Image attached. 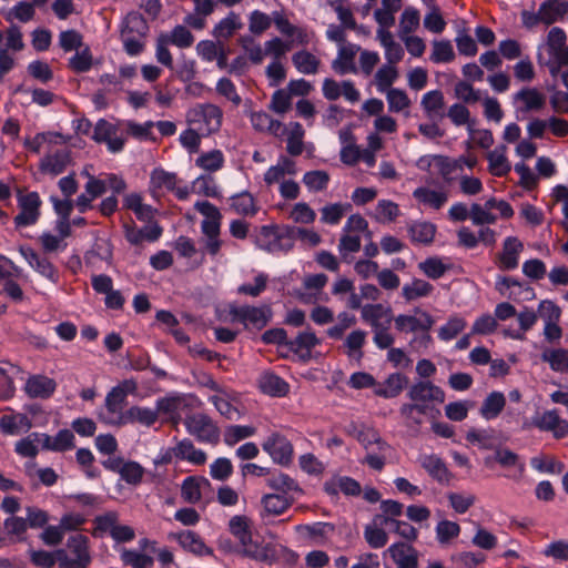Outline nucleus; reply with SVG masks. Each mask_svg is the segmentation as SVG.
<instances>
[{
  "label": "nucleus",
  "instance_id": "nucleus-1",
  "mask_svg": "<svg viewBox=\"0 0 568 568\" xmlns=\"http://www.w3.org/2000/svg\"><path fill=\"white\" fill-rule=\"evenodd\" d=\"M537 62L546 67L550 75L559 74L564 67H568L567 34L564 29L552 27L545 41L537 48Z\"/></svg>",
  "mask_w": 568,
  "mask_h": 568
},
{
  "label": "nucleus",
  "instance_id": "nucleus-2",
  "mask_svg": "<svg viewBox=\"0 0 568 568\" xmlns=\"http://www.w3.org/2000/svg\"><path fill=\"white\" fill-rule=\"evenodd\" d=\"M407 395L412 403L400 407V414L407 418L412 417L414 412L427 414L435 405L445 400V393L442 388L429 382L414 384Z\"/></svg>",
  "mask_w": 568,
  "mask_h": 568
},
{
  "label": "nucleus",
  "instance_id": "nucleus-3",
  "mask_svg": "<svg viewBox=\"0 0 568 568\" xmlns=\"http://www.w3.org/2000/svg\"><path fill=\"white\" fill-rule=\"evenodd\" d=\"M229 528L231 534L240 541L245 556L261 561L268 559L266 548L252 539L251 521L247 517H232Z\"/></svg>",
  "mask_w": 568,
  "mask_h": 568
},
{
  "label": "nucleus",
  "instance_id": "nucleus-4",
  "mask_svg": "<svg viewBox=\"0 0 568 568\" xmlns=\"http://www.w3.org/2000/svg\"><path fill=\"white\" fill-rule=\"evenodd\" d=\"M68 549L57 551L60 568H87L90 562L88 538L83 535H73L68 539Z\"/></svg>",
  "mask_w": 568,
  "mask_h": 568
},
{
  "label": "nucleus",
  "instance_id": "nucleus-5",
  "mask_svg": "<svg viewBox=\"0 0 568 568\" xmlns=\"http://www.w3.org/2000/svg\"><path fill=\"white\" fill-rule=\"evenodd\" d=\"M531 426L542 432H550L556 438H562L568 435V422L561 418L556 409L545 410L536 415L531 420H524L521 428L529 429Z\"/></svg>",
  "mask_w": 568,
  "mask_h": 568
},
{
  "label": "nucleus",
  "instance_id": "nucleus-6",
  "mask_svg": "<svg viewBox=\"0 0 568 568\" xmlns=\"http://www.w3.org/2000/svg\"><path fill=\"white\" fill-rule=\"evenodd\" d=\"M212 388L214 394L209 396V402L214 405L216 410L230 420L240 419L243 412L240 408L239 396L217 387L215 383H212Z\"/></svg>",
  "mask_w": 568,
  "mask_h": 568
},
{
  "label": "nucleus",
  "instance_id": "nucleus-7",
  "mask_svg": "<svg viewBox=\"0 0 568 568\" xmlns=\"http://www.w3.org/2000/svg\"><path fill=\"white\" fill-rule=\"evenodd\" d=\"M545 104L546 95L534 87H525L513 95V105L517 114L538 112Z\"/></svg>",
  "mask_w": 568,
  "mask_h": 568
},
{
  "label": "nucleus",
  "instance_id": "nucleus-8",
  "mask_svg": "<svg viewBox=\"0 0 568 568\" xmlns=\"http://www.w3.org/2000/svg\"><path fill=\"white\" fill-rule=\"evenodd\" d=\"M187 432L197 439L206 443H216L220 430L213 420L205 414H193L185 419Z\"/></svg>",
  "mask_w": 568,
  "mask_h": 568
},
{
  "label": "nucleus",
  "instance_id": "nucleus-9",
  "mask_svg": "<svg viewBox=\"0 0 568 568\" xmlns=\"http://www.w3.org/2000/svg\"><path fill=\"white\" fill-rule=\"evenodd\" d=\"M97 529L108 534L116 542H128L135 537L134 529L128 525L120 524L114 513H109L95 519Z\"/></svg>",
  "mask_w": 568,
  "mask_h": 568
},
{
  "label": "nucleus",
  "instance_id": "nucleus-10",
  "mask_svg": "<svg viewBox=\"0 0 568 568\" xmlns=\"http://www.w3.org/2000/svg\"><path fill=\"white\" fill-rule=\"evenodd\" d=\"M395 327L403 333L428 332L434 318L425 311L415 308L410 314H400L394 318Z\"/></svg>",
  "mask_w": 568,
  "mask_h": 568
},
{
  "label": "nucleus",
  "instance_id": "nucleus-11",
  "mask_svg": "<svg viewBox=\"0 0 568 568\" xmlns=\"http://www.w3.org/2000/svg\"><path fill=\"white\" fill-rule=\"evenodd\" d=\"M190 116L193 123H199L196 130L203 134L217 131L222 123V111L214 104L200 105L192 111Z\"/></svg>",
  "mask_w": 568,
  "mask_h": 568
},
{
  "label": "nucleus",
  "instance_id": "nucleus-12",
  "mask_svg": "<svg viewBox=\"0 0 568 568\" xmlns=\"http://www.w3.org/2000/svg\"><path fill=\"white\" fill-rule=\"evenodd\" d=\"M169 405L168 399H159L156 402V408L143 407V406H131L125 410V425L128 424H140L144 427H150L158 420L159 412L166 410Z\"/></svg>",
  "mask_w": 568,
  "mask_h": 568
},
{
  "label": "nucleus",
  "instance_id": "nucleus-13",
  "mask_svg": "<svg viewBox=\"0 0 568 568\" xmlns=\"http://www.w3.org/2000/svg\"><path fill=\"white\" fill-rule=\"evenodd\" d=\"M92 138L99 143H105L111 153L122 151L125 142L124 138L118 134L116 125L103 119L95 123Z\"/></svg>",
  "mask_w": 568,
  "mask_h": 568
},
{
  "label": "nucleus",
  "instance_id": "nucleus-14",
  "mask_svg": "<svg viewBox=\"0 0 568 568\" xmlns=\"http://www.w3.org/2000/svg\"><path fill=\"white\" fill-rule=\"evenodd\" d=\"M19 252L29 266L34 270L39 275L47 278L51 283H57L59 280L58 270L44 256L38 254L29 246H20Z\"/></svg>",
  "mask_w": 568,
  "mask_h": 568
},
{
  "label": "nucleus",
  "instance_id": "nucleus-15",
  "mask_svg": "<svg viewBox=\"0 0 568 568\" xmlns=\"http://www.w3.org/2000/svg\"><path fill=\"white\" fill-rule=\"evenodd\" d=\"M263 449L271 456L274 463L287 465L292 460L293 446L290 440L274 433L263 443Z\"/></svg>",
  "mask_w": 568,
  "mask_h": 568
},
{
  "label": "nucleus",
  "instance_id": "nucleus-16",
  "mask_svg": "<svg viewBox=\"0 0 568 568\" xmlns=\"http://www.w3.org/2000/svg\"><path fill=\"white\" fill-rule=\"evenodd\" d=\"M172 457L186 460L193 465H203L206 462V454L197 449L190 440L178 443L171 452H168L160 460H155V464L166 463Z\"/></svg>",
  "mask_w": 568,
  "mask_h": 568
},
{
  "label": "nucleus",
  "instance_id": "nucleus-17",
  "mask_svg": "<svg viewBox=\"0 0 568 568\" xmlns=\"http://www.w3.org/2000/svg\"><path fill=\"white\" fill-rule=\"evenodd\" d=\"M41 200L37 192H30L19 197L20 213L16 216L17 226H29L34 224L40 215Z\"/></svg>",
  "mask_w": 568,
  "mask_h": 568
},
{
  "label": "nucleus",
  "instance_id": "nucleus-18",
  "mask_svg": "<svg viewBox=\"0 0 568 568\" xmlns=\"http://www.w3.org/2000/svg\"><path fill=\"white\" fill-rule=\"evenodd\" d=\"M273 22L278 32L288 39V43L307 44L310 42L306 29L291 23L282 11L273 12Z\"/></svg>",
  "mask_w": 568,
  "mask_h": 568
},
{
  "label": "nucleus",
  "instance_id": "nucleus-19",
  "mask_svg": "<svg viewBox=\"0 0 568 568\" xmlns=\"http://www.w3.org/2000/svg\"><path fill=\"white\" fill-rule=\"evenodd\" d=\"M359 51L361 47L351 42L337 47V54L332 62V69L341 75L356 73L355 57Z\"/></svg>",
  "mask_w": 568,
  "mask_h": 568
},
{
  "label": "nucleus",
  "instance_id": "nucleus-20",
  "mask_svg": "<svg viewBox=\"0 0 568 568\" xmlns=\"http://www.w3.org/2000/svg\"><path fill=\"white\" fill-rule=\"evenodd\" d=\"M254 244L264 251L276 253L284 250L283 236L275 225H263L252 235Z\"/></svg>",
  "mask_w": 568,
  "mask_h": 568
},
{
  "label": "nucleus",
  "instance_id": "nucleus-21",
  "mask_svg": "<svg viewBox=\"0 0 568 568\" xmlns=\"http://www.w3.org/2000/svg\"><path fill=\"white\" fill-rule=\"evenodd\" d=\"M297 174L296 163L290 158L282 156L277 163L270 166L264 173V182L266 185L272 186L278 184V186L285 182L288 178H294Z\"/></svg>",
  "mask_w": 568,
  "mask_h": 568
},
{
  "label": "nucleus",
  "instance_id": "nucleus-22",
  "mask_svg": "<svg viewBox=\"0 0 568 568\" xmlns=\"http://www.w3.org/2000/svg\"><path fill=\"white\" fill-rule=\"evenodd\" d=\"M523 251L524 244L518 237H506L498 255V267L505 271L515 270L519 264V257Z\"/></svg>",
  "mask_w": 568,
  "mask_h": 568
},
{
  "label": "nucleus",
  "instance_id": "nucleus-23",
  "mask_svg": "<svg viewBox=\"0 0 568 568\" xmlns=\"http://www.w3.org/2000/svg\"><path fill=\"white\" fill-rule=\"evenodd\" d=\"M413 196L424 209L434 211L440 210L448 201V192L446 190L432 189L428 186L415 189Z\"/></svg>",
  "mask_w": 568,
  "mask_h": 568
},
{
  "label": "nucleus",
  "instance_id": "nucleus-24",
  "mask_svg": "<svg viewBox=\"0 0 568 568\" xmlns=\"http://www.w3.org/2000/svg\"><path fill=\"white\" fill-rule=\"evenodd\" d=\"M235 318L246 327L262 328L271 318V311L266 306L250 307L242 306L233 312Z\"/></svg>",
  "mask_w": 568,
  "mask_h": 568
},
{
  "label": "nucleus",
  "instance_id": "nucleus-25",
  "mask_svg": "<svg viewBox=\"0 0 568 568\" xmlns=\"http://www.w3.org/2000/svg\"><path fill=\"white\" fill-rule=\"evenodd\" d=\"M361 485L348 476H333L324 483V491L332 498L338 497L339 493L345 496H358L361 494Z\"/></svg>",
  "mask_w": 568,
  "mask_h": 568
},
{
  "label": "nucleus",
  "instance_id": "nucleus-26",
  "mask_svg": "<svg viewBox=\"0 0 568 568\" xmlns=\"http://www.w3.org/2000/svg\"><path fill=\"white\" fill-rule=\"evenodd\" d=\"M32 428L29 416L21 413L4 414L0 417V432L8 436H19Z\"/></svg>",
  "mask_w": 568,
  "mask_h": 568
},
{
  "label": "nucleus",
  "instance_id": "nucleus-27",
  "mask_svg": "<svg viewBox=\"0 0 568 568\" xmlns=\"http://www.w3.org/2000/svg\"><path fill=\"white\" fill-rule=\"evenodd\" d=\"M318 343L320 341L316 335L313 332L306 331L287 342L286 346L298 359L306 362L312 357V351Z\"/></svg>",
  "mask_w": 568,
  "mask_h": 568
},
{
  "label": "nucleus",
  "instance_id": "nucleus-28",
  "mask_svg": "<svg viewBox=\"0 0 568 568\" xmlns=\"http://www.w3.org/2000/svg\"><path fill=\"white\" fill-rule=\"evenodd\" d=\"M194 206L204 216L201 223L202 233H220L222 215L219 209L207 201L196 202Z\"/></svg>",
  "mask_w": 568,
  "mask_h": 568
},
{
  "label": "nucleus",
  "instance_id": "nucleus-29",
  "mask_svg": "<svg viewBox=\"0 0 568 568\" xmlns=\"http://www.w3.org/2000/svg\"><path fill=\"white\" fill-rule=\"evenodd\" d=\"M376 39L384 50L385 63L396 65L403 60L405 55L404 48L395 40V37L390 31L382 30L381 32H376Z\"/></svg>",
  "mask_w": 568,
  "mask_h": 568
},
{
  "label": "nucleus",
  "instance_id": "nucleus-30",
  "mask_svg": "<svg viewBox=\"0 0 568 568\" xmlns=\"http://www.w3.org/2000/svg\"><path fill=\"white\" fill-rule=\"evenodd\" d=\"M494 459L504 468L509 469L506 476L511 479H520L525 471V463L519 456L507 448H500L495 452Z\"/></svg>",
  "mask_w": 568,
  "mask_h": 568
},
{
  "label": "nucleus",
  "instance_id": "nucleus-31",
  "mask_svg": "<svg viewBox=\"0 0 568 568\" xmlns=\"http://www.w3.org/2000/svg\"><path fill=\"white\" fill-rule=\"evenodd\" d=\"M407 382L405 375L393 373L384 382H376L374 394L383 398H394L402 393Z\"/></svg>",
  "mask_w": 568,
  "mask_h": 568
},
{
  "label": "nucleus",
  "instance_id": "nucleus-32",
  "mask_svg": "<svg viewBox=\"0 0 568 568\" xmlns=\"http://www.w3.org/2000/svg\"><path fill=\"white\" fill-rule=\"evenodd\" d=\"M55 382L44 375L30 376L24 385L26 393L33 398H45L53 394L55 390Z\"/></svg>",
  "mask_w": 568,
  "mask_h": 568
},
{
  "label": "nucleus",
  "instance_id": "nucleus-33",
  "mask_svg": "<svg viewBox=\"0 0 568 568\" xmlns=\"http://www.w3.org/2000/svg\"><path fill=\"white\" fill-rule=\"evenodd\" d=\"M210 483L204 477L190 476L185 478L181 486L182 498L190 504H196L201 500L203 493L209 489Z\"/></svg>",
  "mask_w": 568,
  "mask_h": 568
},
{
  "label": "nucleus",
  "instance_id": "nucleus-34",
  "mask_svg": "<svg viewBox=\"0 0 568 568\" xmlns=\"http://www.w3.org/2000/svg\"><path fill=\"white\" fill-rule=\"evenodd\" d=\"M383 525H388V517L377 515L364 529L365 540L372 548L378 549L387 544L388 537Z\"/></svg>",
  "mask_w": 568,
  "mask_h": 568
},
{
  "label": "nucleus",
  "instance_id": "nucleus-35",
  "mask_svg": "<svg viewBox=\"0 0 568 568\" xmlns=\"http://www.w3.org/2000/svg\"><path fill=\"white\" fill-rule=\"evenodd\" d=\"M229 202L232 212L242 216H254L260 209L256 199L247 191L232 195Z\"/></svg>",
  "mask_w": 568,
  "mask_h": 568
},
{
  "label": "nucleus",
  "instance_id": "nucleus-36",
  "mask_svg": "<svg viewBox=\"0 0 568 568\" xmlns=\"http://www.w3.org/2000/svg\"><path fill=\"white\" fill-rule=\"evenodd\" d=\"M362 317L374 329H377L390 325L392 312L381 304H369L362 308Z\"/></svg>",
  "mask_w": 568,
  "mask_h": 568
},
{
  "label": "nucleus",
  "instance_id": "nucleus-37",
  "mask_svg": "<svg viewBox=\"0 0 568 568\" xmlns=\"http://www.w3.org/2000/svg\"><path fill=\"white\" fill-rule=\"evenodd\" d=\"M488 171L494 176H504L511 171V164L507 158V148L498 145L487 154Z\"/></svg>",
  "mask_w": 568,
  "mask_h": 568
},
{
  "label": "nucleus",
  "instance_id": "nucleus-38",
  "mask_svg": "<svg viewBox=\"0 0 568 568\" xmlns=\"http://www.w3.org/2000/svg\"><path fill=\"white\" fill-rule=\"evenodd\" d=\"M74 435L69 429H62L54 436L42 433V449L64 452L73 448Z\"/></svg>",
  "mask_w": 568,
  "mask_h": 568
},
{
  "label": "nucleus",
  "instance_id": "nucleus-39",
  "mask_svg": "<svg viewBox=\"0 0 568 568\" xmlns=\"http://www.w3.org/2000/svg\"><path fill=\"white\" fill-rule=\"evenodd\" d=\"M260 389L270 396L282 397L288 393V384L280 376L265 372L258 378Z\"/></svg>",
  "mask_w": 568,
  "mask_h": 568
},
{
  "label": "nucleus",
  "instance_id": "nucleus-40",
  "mask_svg": "<svg viewBox=\"0 0 568 568\" xmlns=\"http://www.w3.org/2000/svg\"><path fill=\"white\" fill-rule=\"evenodd\" d=\"M538 10L541 23L551 24L567 13L568 2L566 0H546L539 6Z\"/></svg>",
  "mask_w": 568,
  "mask_h": 568
},
{
  "label": "nucleus",
  "instance_id": "nucleus-41",
  "mask_svg": "<svg viewBox=\"0 0 568 568\" xmlns=\"http://www.w3.org/2000/svg\"><path fill=\"white\" fill-rule=\"evenodd\" d=\"M445 105L444 94L440 90H432L423 94L420 106L429 119L440 118Z\"/></svg>",
  "mask_w": 568,
  "mask_h": 568
},
{
  "label": "nucleus",
  "instance_id": "nucleus-42",
  "mask_svg": "<svg viewBox=\"0 0 568 568\" xmlns=\"http://www.w3.org/2000/svg\"><path fill=\"white\" fill-rule=\"evenodd\" d=\"M496 290L505 297L516 300L520 293H524L526 298L534 296V290L527 285H523L517 280L511 277H499L496 281Z\"/></svg>",
  "mask_w": 568,
  "mask_h": 568
},
{
  "label": "nucleus",
  "instance_id": "nucleus-43",
  "mask_svg": "<svg viewBox=\"0 0 568 568\" xmlns=\"http://www.w3.org/2000/svg\"><path fill=\"white\" fill-rule=\"evenodd\" d=\"M422 467L430 477L439 483H448L450 474L445 463L438 456L430 454L420 457Z\"/></svg>",
  "mask_w": 568,
  "mask_h": 568
},
{
  "label": "nucleus",
  "instance_id": "nucleus-44",
  "mask_svg": "<svg viewBox=\"0 0 568 568\" xmlns=\"http://www.w3.org/2000/svg\"><path fill=\"white\" fill-rule=\"evenodd\" d=\"M138 390V383L133 378L123 379L113 386L106 394L105 399L116 404L121 407L124 406L126 397L135 394Z\"/></svg>",
  "mask_w": 568,
  "mask_h": 568
},
{
  "label": "nucleus",
  "instance_id": "nucleus-45",
  "mask_svg": "<svg viewBox=\"0 0 568 568\" xmlns=\"http://www.w3.org/2000/svg\"><path fill=\"white\" fill-rule=\"evenodd\" d=\"M398 79V69L390 63H384L375 73L374 82L379 93H385L393 88V84Z\"/></svg>",
  "mask_w": 568,
  "mask_h": 568
},
{
  "label": "nucleus",
  "instance_id": "nucleus-46",
  "mask_svg": "<svg viewBox=\"0 0 568 568\" xmlns=\"http://www.w3.org/2000/svg\"><path fill=\"white\" fill-rule=\"evenodd\" d=\"M40 446L42 447V433L34 432L19 439L14 445V452L20 457L34 458Z\"/></svg>",
  "mask_w": 568,
  "mask_h": 568
},
{
  "label": "nucleus",
  "instance_id": "nucleus-47",
  "mask_svg": "<svg viewBox=\"0 0 568 568\" xmlns=\"http://www.w3.org/2000/svg\"><path fill=\"white\" fill-rule=\"evenodd\" d=\"M420 24V13L414 7H406L399 17L398 38L414 34Z\"/></svg>",
  "mask_w": 568,
  "mask_h": 568
},
{
  "label": "nucleus",
  "instance_id": "nucleus-48",
  "mask_svg": "<svg viewBox=\"0 0 568 568\" xmlns=\"http://www.w3.org/2000/svg\"><path fill=\"white\" fill-rule=\"evenodd\" d=\"M398 568H415L416 558L413 548L403 542L392 545L387 550Z\"/></svg>",
  "mask_w": 568,
  "mask_h": 568
},
{
  "label": "nucleus",
  "instance_id": "nucleus-49",
  "mask_svg": "<svg viewBox=\"0 0 568 568\" xmlns=\"http://www.w3.org/2000/svg\"><path fill=\"white\" fill-rule=\"evenodd\" d=\"M243 26L241 18L235 12H230L213 29V36L217 40L231 38Z\"/></svg>",
  "mask_w": 568,
  "mask_h": 568
},
{
  "label": "nucleus",
  "instance_id": "nucleus-50",
  "mask_svg": "<svg viewBox=\"0 0 568 568\" xmlns=\"http://www.w3.org/2000/svg\"><path fill=\"white\" fill-rule=\"evenodd\" d=\"M505 396L500 392L490 393L483 402L480 415L486 420L495 419L505 407Z\"/></svg>",
  "mask_w": 568,
  "mask_h": 568
},
{
  "label": "nucleus",
  "instance_id": "nucleus-51",
  "mask_svg": "<svg viewBox=\"0 0 568 568\" xmlns=\"http://www.w3.org/2000/svg\"><path fill=\"white\" fill-rule=\"evenodd\" d=\"M179 545L190 552L195 555L209 554V548L203 540L193 531L185 530L173 536Z\"/></svg>",
  "mask_w": 568,
  "mask_h": 568
},
{
  "label": "nucleus",
  "instance_id": "nucleus-52",
  "mask_svg": "<svg viewBox=\"0 0 568 568\" xmlns=\"http://www.w3.org/2000/svg\"><path fill=\"white\" fill-rule=\"evenodd\" d=\"M388 106V111L393 113L408 112L412 101L403 89L394 88L384 93Z\"/></svg>",
  "mask_w": 568,
  "mask_h": 568
},
{
  "label": "nucleus",
  "instance_id": "nucleus-53",
  "mask_svg": "<svg viewBox=\"0 0 568 568\" xmlns=\"http://www.w3.org/2000/svg\"><path fill=\"white\" fill-rule=\"evenodd\" d=\"M114 469H116L121 478L130 485H138L141 483L144 469L136 462H116Z\"/></svg>",
  "mask_w": 568,
  "mask_h": 568
},
{
  "label": "nucleus",
  "instance_id": "nucleus-54",
  "mask_svg": "<svg viewBox=\"0 0 568 568\" xmlns=\"http://www.w3.org/2000/svg\"><path fill=\"white\" fill-rule=\"evenodd\" d=\"M123 205L133 211L136 217L141 221H150L154 215V210L151 205L144 204L142 196L139 193L126 194Z\"/></svg>",
  "mask_w": 568,
  "mask_h": 568
},
{
  "label": "nucleus",
  "instance_id": "nucleus-55",
  "mask_svg": "<svg viewBox=\"0 0 568 568\" xmlns=\"http://www.w3.org/2000/svg\"><path fill=\"white\" fill-rule=\"evenodd\" d=\"M176 176L163 169H154L151 173L150 187L154 194L174 190Z\"/></svg>",
  "mask_w": 568,
  "mask_h": 568
},
{
  "label": "nucleus",
  "instance_id": "nucleus-56",
  "mask_svg": "<svg viewBox=\"0 0 568 568\" xmlns=\"http://www.w3.org/2000/svg\"><path fill=\"white\" fill-rule=\"evenodd\" d=\"M357 440L366 450L386 452L389 446L385 443L379 434L369 427H363L356 435Z\"/></svg>",
  "mask_w": 568,
  "mask_h": 568
},
{
  "label": "nucleus",
  "instance_id": "nucleus-57",
  "mask_svg": "<svg viewBox=\"0 0 568 568\" xmlns=\"http://www.w3.org/2000/svg\"><path fill=\"white\" fill-rule=\"evenodd\" d=\"M250 120L252 126L257 131H267L275 135L281 132L282 123L273 120L265 111L251 112Z\"/></svg>",
  "mask_w": 568,
  "mask_h": 568
},
{
  "label": "nucleus",
  "instance_id": "nucleus-58",
  "mask_svg": "<svg viewBox=\"0 0 568 568\" xmlns=\"http://www.w3.org/2000/svg\"><path fill=\"white\" fill-rule=\"evenodd\" d=\"M124 417L123 407L104 399V410L99 414L101 422L109 426L121 427L125 425Z\"/></svg>",
  "mask_w": 568,
  "mask_h": 568
},
{
  "label": "nucleus",
  "instance_id": "nucleus-59",
  "mask_svg": "<svg viewBox=\"0 0 568 568\" xmlns=\"http://www.w3.org/2000/svg\"><path fill=\"white\" fill-rule=\"evenodd\" d=\"M293 64L303 74H315L320 67V60L308 51H298L292 57Z\"/></svg>",
  "mask_w": 568,
  "mask_h": 568
},
{
  "label": "nucleus",
  "instance_id": "nucleus-60",
  "mask_svg": "<svg viewBox=\"0 0 568 568\" xmlns=\"http://www.w3.org/2000/svg\"><path fill=\"white\" fill-rule=\"evenodd\" d=\"M225 159L221 150H211L202 153L196 160L195 164L200 169L207 172H216L224 165Z\"/></svg>",
  "mask_w": 568,
  "mask_h": 568
},
{
  "label": "nucleus",
  "instance_id": "nucleus-61",
  "mask_svg": "<svg viewBox=\"0 0 568 568\" xmlns=\"http://www.w3.org/2000/svg\"><path fill=\"white\" fill-rule=\"evenodd\" d=\"M436 234V226L430 222H415L409 227V235L413 242L429 244Z\"/></svg>",
  "mask_w": 568,
  "mask_h": 568
},
{
  "label": "nucleus",
  "instance_id": "nucleus-62",
  "mask_svg": "<svg viewBox=\"0 0 568 568\" xmlns=\"http://www.w3.org/2000/svg\"><path fill=\"white\" fill-rule=\"evenodd\" d=\"M69 154L64 151L47 155L41 160L40 168L43 172L57 175L60 174L69 163Z\"/></svg>",
  "mask_w": 568,
  "mask_h": 568
},
{
  "label": "nucleus",
  "instance_id": "nucleus-63",
  "mask_svg": "<svg viewBox=\"0 0 568 568\" xmlns=\"http://www.w3.org/2000/svg\"><path fill=\"white\" fill-rule=\"evenodd\" d=\"M429 58L434 63L452 62L455 59L453 44L448 40L433 41Z\"/></svg>",
  "mask_w": 568,
  "mask_h": 568
},
{
  "label": "nucleus",
  "instance_id": "nucleus-64",
  "mask_svg": "<svg viewBox=\"0 0 568 568\" xmlns=\"http://www.w3.org/2000/svg\"><path fill=\"white\" fill-rule=\"evenodd\" d=\"M467 322L462 316H452L438 329V337L442 341L449 342L466 328Z\"/></svg>",
  "mask_w": 568,
  "mask_h": 568
}]
</instances>
